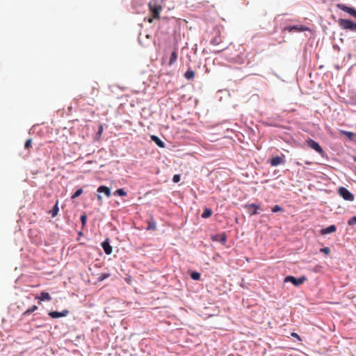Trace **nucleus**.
Instances as JSON below:
<instances>
[{
	"instance_id": "11",
	"label": "nucleus",
	"mask_w": 356,
	"mask_h": 356,
	"mask_svg": "<svg viewBox=\"0 0 356 356\" xmlns=\"http://www.w3.org/2000/svg\"><path fill=\"white\" fill-rule=\"evenodd\" d=\"M195 76V72L191 69H188L184 74V78L187 80H193Z\"/></svg>"
},
{
	"instance_id": "33",
	"label": "nucleus",
	"mask_w": 356,
	"mask_h": 356,
	"mask_svg": "<svg viewBox=\"0 0 356 356\" xmlns=\"http://www.w3.org/2000/svg\"><path fill=\"white\" fill-rule=\"evenodd\" d=\"M220 43V39L218 38H215L211 40V44L214 45H217Z\"/></svg>"
},
{
	"instance_id": "4",
	"label": "nucleus",
	"mask_w": 356,
	"mask_h": 356,
	"mask_svg": "<svg viewBox=\"0 0 356 356\" xmlns=\"http://www.w3.org/2000/svg\"><path fill=\"white\" fill-rule=\"evenodd\" d=\"M307 144L309 147L314 149L316 152H317L321 156L324 155V154H325L324 150L320 146V145L315 140H314L312 139H309L307 140Z\"/></svg>"
},
{
	"instance_id": "8",
	"label": "nucleus",
	"mask_w": 356,
	"mask_h": 356,
	"mask_svg": "<svg viewBox=\"0 0 356 356\" xmlns=\"http://www.w3.org/2000/svg\"><path fill=\"white\" fill-rule=\"evenodd\" d=\"M68 313H69V311L67 310V309H65V310H63L61 312H50L49 313V315L51 318H58L66 316Z\"/></svg>"
},
{
	"instance_id": "22",
	"label": "nucleus",
	"mask_w": 356,
	"mask_h": 356,
	"mask_svg": "<svg viewBox=\"0 0 356 356\" xmlns=\"http://www.w3.org/2000/svg\"><path fill=\"white\" fill-rule=\"evenodd\" d=\"M156 227V226L155 222H154V221L148 222V226L147 227V230H150V229L155 230Z\"/></svg>"
},
{
	"instance_id": "17",
	"label": "nucleus",
	"mask_w": 356,
	"mask_h": 356,
	"mask_svg": "<svg viewBox=\"0 0 356 356\" xmlns=\"http://www.w3.org/2000/svg\"><path fill=\"white\" fill-rule=\"evenodd\" d=\"M58 200L56 201L55 205L54 206V207L52 208V209L51 210L50 213H51V216L54 218V217H56L58 214Z\"/></svg>"
},
{
	"instance_id": "23",
	"label": "nucleus",
	"mask_w": 356,
	"mask_h": 356,
	"mask_svg": "<svg viewBox=\"0 0 356 356\" xmlns=\"http://www.w3.org/2000/svg\"><path fill=\"white\" fill-rule=\"evenodd\" d=\"M191 277L194 280H199L200 279V274L197 272H193L191 273Z\"/></svg>"
},
{
	"instance_id": "19",
	"label": "nucleus",
	"mask_w": 356,
	"mask_h": 356,
	"mask_svg": "<svg viewBox=\"0 0 356 356\" xmlns=\"http://www.w3.org/2000/svg\"><path fill=\"white\" fill-rule=\"evenodd\" d=\"M211 214H212V211H211V209H208V208H206V209L204 210V211H203V213H202V217L203 218H207L210 217V216H211Z\"/></svg>"
},
{
	"instance_id": "14",
	"label": "nucleus",
	"mask_w": 356,
	"mask_h": 356,
	"mask_svg": "<svg viewBox=\"0 0 356 356\" xmlns=\"http://www.w3.org/2000/svg\"><path fill=\"white\" fill-rule=\"evenodd\" d=\"M249 209H252V211L249 210L250 214L255 215L257 213V210L259 209V206L255 204H251L246 206Z\"/></svg>"
},
{
	"instance_id": "20",
	"label": "nucleus",
	"mask_w": 356,
	"mask_h": 356,
	"mask_svg": "<svg viewBox=\"0 0 356 356\" xmlns=\"http://www.w3.org/2000/svg\"><path fill=\"white\" fill-rule=\"evenodd\" d=\"M37 309H38V307L36 305H34L32 307L28 309L26 311H25L23 313V315L24 316H28V315H29L30 314H31L32 312H35Z\"/></svg>"
},
{
	"instance_id": "38",
	"label": "nucleus",
	"mask_w": 356,
	"mask_h": 356,
	"mask_svg": "<svg viewBox=\"0 0 356 356\" xmlns=\"http://www.w3.org/2000/svg\"><path fill=\"white\" fill-rule=\"evenodd\" d=\"M354 161L356 162V156L353 158Z\"/></svg>"
},
{
	"instance_id": "18",
	"label": "nucleus",
	"mask_w": 356,
	"mask_h": 356,
	"mask_svg": "<svg viewBox=\"0 0 356 356\" xmlns=\"http://www.w3.org/2000/svg\"><path fill=\"white\" fill-rule=\"evenodd\" d=\"M177 56H178V55H177V51H174L171 54L168 65H173L176 62V60L177 59Z\"/></svg>"
},
{
	"instance_id": "5",
	"label": "nucleus",
	"mask_w": 356,
	"mask_h": 356,
	"mask_svg": "<svg viewBox=\"0 0 356 356\" xmlns=\"http://www.w3.org/2000/svg\"><path fill=\"white\" fill-rule=\"evenodd\" d=\"M339 194L347 201H353L354 195L346 188L340 187L339 188Z\"/></svg>"
},
{
	"instance_id": "28",
	"label": "nucleus",
	"mask_w": 356,
	"mask_h": 356,
	"mask_svg": "<svg viewBox=\"0 0 356 356\" xmlns=\"http://www.w3.org/2000/svg\"><path fill=\"white\" fill-rule=\"evenodd\" d=\"M282 211V208L279 205H275L272 208V212H278Z\"/></svg>"
},
{
	"instance_id": "29",
	"label": "nucleus",
	"mask_w": 356,
	"mask_h": 356,
	"mask_svg": "<svg viewBox=\"0 0 356 356\" xmlns=\"http://www.w3.org/2000/svg\"><path fill=\"white\" fill-rule=\"evenodd\" d=\"M81 221L82 225L84 226L87 221V216L86 214H83L81 216Z\"/></svg>"
},
{
	"instance_id": "26",
	"label": "nucleus",
	"mask_w": 356,
	"mask_h": 356,
	"mask_svg": "<svg viewBox=\"0 0 356 356\" xmlns=\"http://www.w3.org/2000/svg\"><path fill=\"white\" fill-rule=\"evenodd\" d=\"M32 145V139L29 138L28 139L25 144H24V148L25 149H29Z\"/></svg>"
},
{
	"instance_id": "27",
	"label": "nucleus",
	"mask_w": 356,
	"mask_h": 356,
	"mask_svg": "<svg viewBox=\"0 0 356 356\" xmlns=\"http://www.w3.org/2000/svg\"><path fill=\"white\" fill-rule=\"evenodd\" d=\"M348 224L349 225H354L356 224V216H353L351 218H350L348 221Z\"/></svg>"
},
{
	"instance_id": "15",
	"label": "nucleus",
	"mask_w": 356,
	"mask_h": 356,
	"mask_svg": "<svg viewBox=\"0 0 356 356\" xmlns=\"http://www.w3.org/2000/svg\"><path fill=\"white\" fill-rule=\"evenodd\" d=\"M152 140H153L159 147H164L165 143L156 136L152 135L151 136Z\"/></svg>"
},
{
	"instance_id": "24",
	"label": "nucleus",
	"mask_w": 356,
	"mask_h": 356,
	"mask_svg": "<svg viewBox=\"0 0 356 356\" xmlns=\"http://www.w3.org/2000/svg\"><path fill=\"white\" fill-rule=\"evenodd\" d=\"M115 195H120V196H126L127 195V193L124 191L123 188H119V189L115 191Z\"/></svg>"
},
{
	"instance_id": "32",
	"label": "nucleus",
	"mask_w": 356,
	"mask_h": 356,
	"mask_svg": "<svg viewBox=\"0 0 356 356\" xmlns=\"http://www.w3.org/2000/svg\"><path fill=\"white\" fill-rule=\"evenodd\" d=\"M91 93L92 95L97 96L99 93V89L95 87H92Z\"/></svg>"
},
{
	"instance_id": "13",
	"label": "nucleus",
	"mask_w": 356,
	"mask_h": 356,
	"mask_svg": "<svg viewBox=\"0 0 356 356\" xmlns=\"http://www.w3.org/2000/svg\"><path fill=\"white\" fill-rule=\"evenodd\" d=\"M337 230V227L335 225H332L325 229H323L321 230V234H330V233H332V232H334L335 231Z\"/></svg>"
},
{
	"instance_id": "1",
	"label": "nucleus",
	"mask_w": 356,
	"mask_h": 356,
	"mask_svg": "<svg viewBox=\"0 0 356 356\" xmlns=\"http://www.w3.org/2000/svg\"><path fill=\"white\" fill-rule=\"evenodd\" d=\"M149 11L152 15V18H149L148 22L152 23L153 22V19H159L160 18V13L162 10V7L161 5L158 4L155 1H150L148 4Z\"/></svg>"
},
{
	"instance_id": "37",
	"label": "nucleus",
	"mask_w": 356,
	"mask_h": 356,
	"mask_svg": "<svg viewBox=\"0 0 356 356\" xmlns=\"http://www.w3.org/2000/svg\"><path fill=\"white\" fill-rule=\"evenodd\" d=\"M102 129H103L102 127V126H100V127H99V133H101V132L102 131Z\"/></svg>"
},
{
	"instance_id": "16",
	"label": "nucleus",
	"mask_w": 356,
	"mask_h": 356,
	"mask_svg": "<svg viewBox=\"0 0 356 356\" xmlns=\"http://www.w3.org/2000/svg\"><path fill=\"white\" fill-rule=\"evenodd\" d=\"M38 298L40 299V300H41V301H44V300L49 301L51 300V298L50 295L49 294V293L44 292V291H42L40 293V297H38Z\"/></svg>"
},
{
	"instance_id": "36",
	"label": "nucleus",
	"mask_w": 356,
	"mask_h": 356,
	"mask_svg": "<svg viewBox=\"0 0 356 356\" xmlns=\"http://www.w3.org/2000/svg\"><path fill=\"white\" fill-rule=\"evenodd\" d=\"M97 199H98L99 200H102V196H101L100 195H97Z\"/></svg>"
},
{
	"instance_id": "31",
	"label": "nucleus",
	"mask_w": 356,
	"mask_h": 356,
	"mask_svg": "<svg viewBox=\"0 0 356 356\" xmlns=\"http://www.w3.org/2000/svg\"><path fill=\"white\" fill-rule=\"evenodd\" d=\"M320 251H321V252H323V253L326 254H328L330 252V248H327V247H326V248H321V249L320 250Z\"/></svg>"
},
{
	"instance_id": "3",
	"label": "nucleus",
	"mask_w": 356,
	"mask_h": 356,
	"mask_svg": "<svg viewBox=\"0 0 356 356\" xmlns=\"http://www.w3.org/2000/svg\"><path fill=\"white\" fill-rule=\"evenodd\" d=\"M306 280H307V278L305 276H302L299 278H296L293 276L289 275L284 278V282H290L294 286H296L302 284Z\"/></svg>"
},
{
	"instance_id": "9",
	"label": "nucleus",
	"mask_w": 356,
	"mask_h": 356,
	"mask_svg": "<svg viewBox=\"0 0 356 356\" xmlns=\"http://www.w3.org/2000/svg\"><path fill=\"white\" fill-rule=\"evenodd\" d=\"M212 238L213 241H218L222 244H225L227 241V235L225 232H223L221 234H216L213 236Z\"/></svg>"
},
{
	"instance_id": "21",
	"label": "nucleus",
	"mask_w": 356,
	"mask_h": 356,
	"mask_svg": "<svg viewBox=\"0 0 356 356\" xmlns=\"http://www.w3.org/2000/svg\"><path fill=\"white\" fill-rule=\"evenodd\" d=\"M341 134L346 136V137H348L349 139L352 140L355 134L353 133V132H350V131H343V130H341Z\"/></svg>"
},
{
	"instance_id": "6",
	"label": "nucleus",
	"mask_w": 356,
	"mask_h": 356,
	"mask_svg": "<svg viewBox=\"0 0 356 356\" xmlns=\"http://www.w3.org/2000/svg\"><path fill=\"white\" fill-rule=\"evenodd\" d=\"M337 8L356 18V10L342 3H337Z\"/></svg>"
},
{
	"instance_id": "34",
	"label": "nucleus",
	"mask_w": 356,
	"mask_h": 356,
	"mask_svg": "<svg viewBox=\"0 0 356 356\" xmlns=\"http://www.w3.org/2000/svg\"><path fill=\"white\" fill-rule=\"evenodd\" d=\"M291 336L296 338L298 341L301 340L300 336L297 333L293 332L291 333Z\"/></svg>"
},
{
	"instance_id": "2",
	"label": "nucleus",
	"mask_w": 356,
	"mask_h": 356,
	"mask_svg": "<svg viewBox=\"0 0 356 356\" xmlns=\"http://www.w3.org/2000/svg\"><path fill=\"white\" fill-rule=\"evenodd\" d=\"M338 24L343 29L356 32V24L350 19H339L338 20Z\"/></svg>"
},
{
	"instance_id": "30",
	"label": "nucleus",
	"mask_w": 356,
	"mask_h": 356,
	"mask_svg": "<svg viewBox=\"0 0 356 356\" xmlns=\"http://www.w3.org/2000/svg\"><path fill=\"white\" fill-rule=\"evenodd\" d=\"M172 181L175 183H178L180 181V175H175L172 177Z\"/></svg>"
},
{
	"instance_id": "12",
	"label": "nucleus",
	"mask_w": 356,
	"mask_h": 356,
	"mask_svg": "<svg viewBox=\"0 0 356 356\" xmlns=\"http://www.w3.org/2000/svg\"><path fill=\"white\" fill-rule=\"evenodd\" d=\"M283 162V160L281 157L277 156L271 159L270 163L272 166H277L281 164Z\"/></svg>"
},
{
	"instance_id": "7",
	"label": "nucleus",
	"mask_w": 356,
	"mask_h": 356,
	"mask_svg": "<svg viewBox=\"0 0 356 356\" xmlns=\"http://www.w3.org/2000/svg\"><path fill=\"white\" fill-rule=\"evenodd\" d=\"M102 247L104 249V252L106 254L109 255V254H111L112 253L113 248H112V246L109 243V239L108 238H106L105 241H104L102 243Z\"/></svg>"
},
{
	"instance_id": "25",
	"label": "nucleus",
	"mask_w": 356,
	"mask_h": 356,
	"mask_svg": "<svg viewBox=\"0 0 356 356\" xmlns=\"http://www.w3.org/2000/svg\"><path fill=\"white\" fill-rule=\"evenodd\" d=\"M83 193V190L81 188L78 189L71 197L72 200L78 197Z\"/></svg>"
},
{
	"instance_id": "35",
	"label": "nucleus",
	"mask_w": 356,
	"mask_h": 356,
	"mask_svg": "<svg viewBox=\"0 0 356 356\" xmlns=\"http://www.w3.org/2000/svg\"><path fill=\"white\" fill-rule=\"evenodd\" d=\"M291 30L304 31L305 29L302 27L298 28V26H294L291 29Z\"/></svg>"
},
{
	"instance_id": "10",
	"label": "nucleus",
	"mask_w": 356,
	"mask_h": 356,
	"mask_svg": "<svg viewBox=\"0 0 356 356\" xmlns=\"http://www.w3.org/2000/svg\"><path fill=\"white\" fill-rule=\"evenodd\" d=\"M97 192L98 193H103L105 194V195L106 197H110L111 196V190L107 186H99L98 188H97Z\"/></svg>"
}]
</instances>
